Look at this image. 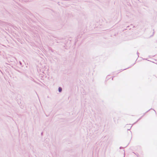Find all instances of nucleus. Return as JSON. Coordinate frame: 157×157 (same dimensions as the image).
I'll list each match as a JSON object with an SVG mask.
<instances>
[{
  "label": "nucleus",
  "instance_id": "4",
  "mask_svg": "<svg viewBox=\"0 0 157 157\" xmlns=\"http://www.w3.org/2000/svg\"><path fill=\"white\" fill-rule=\"evenodd\" d=\"M132 127V126H131L130 128V129H128V130H129Z\"/></svg>",
  "mask_w": 157,
  "mask_h": 157
},
{
  "label": "nucleus",
  "instance_id": "8",
  "mask_svg": "<svg viewBox=\"0 0 157 157\" xmlns=\"http://www.w3.org/2000/svg\"><path fill=\"white\" fill-rule=\"evenodd\" d=\"M113 77L112 78V80H113Z\"/></svg>",
  "mask_w": 157,
  "mask_h": 157
},
{
  "label": "nucleus",
  "instance_id": "5",
  "mask_svg": "<svg viewBox=\"0 0 157 157\" xmlns=\"http://www.w3.org/2000/svg\"><path fill=\"white\" fill-rule=\"evenodd\" d=\"M122 148V147H120V149H121Z\"/></svg>",
  "mask_w": 157,
  "mask_h": 157
},
{
  "label": "nucleus",
  "instance_id": "1",
  "mask_svg": "<svg viewBox=\"0 0 157 157\" xmlns=\"http://www.w3.org/2000/svg\"><path fill=\"white\" fill-rule=\"evenodd\" d=\"M62 89L61 87H59L58 88V90H59V92H61L62 91Z\"/></svg>",
  "mask_w": 157,
  "mask_h": 157
},
{
  "label": "nucleus",
  "instance_id": "6",
  "mask_svg": "<svg viewBox=\"0 0 157 157\" xmlns=\"http://www.w3.org/2000/svg\"><path fill=\"white\" fill-rule=\"evenodd\" d=\"M150 110V109H149L148 111H147L146 113H147V112H148L149 110Z\"/></svg>",
  "mask_w": 157,
  "mask_h": 157
},
{
  "label": "nucleus",
  "instance_id": "7",
  "mask_svg": "<svg viewBox=\"0 0 157 157\" xmlns=\"http://www.w3.org/2000/svg\"><path fill=\"white\" fill-rule=\"evenodd\" d=\"M125 156V153H124V157Z\"/></svg>",
  "mask_w": 157,
  "mask_h": 157
},
{
  "label": "nucleus",
  "instance_id": "2",
  "mask_svg": "<svg viewBox=\"0 0 157 157\" xmlns=\"http://www.w3.org/2000/svg\"><path fill=\"white\" fill-rule=\"evenodd\" d=\"M144 114L141 117H140L137 121H139V120H140L141 118L142 117L144 116Z\"/></svg>",
  "mask_w": 157,
  "mask_h": 157
},
{
  "label": "nucleus",
  "instance_id": "3",
  "mask_svg": "<svg viewBox=\"0 0 157 157\" xmlns=\"http://www.w3.org/2000/svg\"><path fill=\"white\" fill-rule=\"evenodd\" d=\"M137 55H138V56H139V52H137Z\"/></svg>",
  "mask_w": 157,
  "mask_h": 157
}]
</instances>
